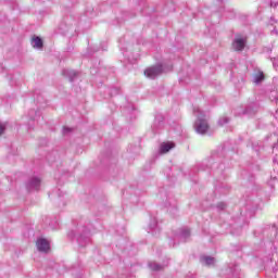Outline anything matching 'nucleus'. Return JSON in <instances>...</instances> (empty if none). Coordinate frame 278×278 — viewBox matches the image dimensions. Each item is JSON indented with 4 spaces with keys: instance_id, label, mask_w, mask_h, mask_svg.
Instances as JSON below:
<instances>
[{
    "instance_id": "16",
    "label": "nucleus",
    "mask_w": 278,
    "mask_h": 278,
    "mask_svg": "<svg viewBox=\"0 0 278 278\" xmlns=\"http://www.w3.org/2000/svg\"><path fill=\"white\" fill-rule=\"evenodd\" d=\"M271 25L274 27L273 34H276L278 36V21L271 20Z\"/></svg>"
},
{
    "instance_id": "15",
    "label": "nucleus",
    "mask_w": 278,
    "mask_h": 278,
    "mask_svg": "<svg viewBox=\"0 0 278 278\" xmlns=\"http://www.w3.org/2000/svg\"><path fill=\"white\" fill-rule=\"evenodd\" d=\"M227 123H229V117L224 116L222 118H219L218 121V125L223 126V125H227Z\"/></svg>"
},
{
    "instance_id": "19",
    "label": "nucleus",
    "mask_w": 278,
    "mask_h": 278,
    "mask_svg": "<svg viewBox=\"0 0 278 278\" xmlns=\"http://www.w3.org/2000/svg\"><path fill=\"white\" fill-rule=\"evenodd\" d=\"M273 64H274V68H278V61H277V59L273 60Z\"/></svg>"
},
{
    "instance_id": "1",
    "label": "nucleus",
    "mask_w": 278,
    "mask_h": 278,
    "mask_svg": "<svg viewBox=\"0 0 278 278\" xmlns=\"http://www.w3.org/2000/svg\"><path fill=\"white\" fill-rule=\"evenodd\" d=\"M193 114L197 117L193 125L197 134H200L201 136L207 134L210 129V123L207 122V113L203 112L199 106H194Z\"/></svg>"
},
{
    "instance_id": "21",
    "label": "nucleus",
    "mask_w": 278,
    "mask_h": 278,
    "mask_svg": "<svg viewBox=\"0 0 278 278\" xmlns=\"http://www.w3.org/2000/svg\"><path fill=\"white\" fill-rule=\"evenodd\" d=\"M277 5H278V2H271V3H270V7H271V8H277Z\"/></svg>"
},
{
    "instance_id": "12",
    "label": "nucleus",
    "mask_w": 278,
    "mask_h": 278,
    "mask_svg": "<svg viewBox=\"0 0 278 278\" xmlns=\"http://www.w3.org/2000/svg\"><path fill=\"white\" fill-rule=\"evenodd\" d=\"M180 238H182V240H188V238H190V229H182L180 232Z\"/></svg>"
},
{
    "instance_id": "2",
    "label": "nucleus",
    "mask_w": 278,
    "mask_h": 278,
    "mask_svg": "<svg viewBox=\"0 0 278 278\" xmlns=\"http://www.w3.org/2000/svg\"><path fill=\"white\" fill-rule=\"evenodd\" d=\"M162 73H164V67H162V65H156V66L148 67L144 71V75L149 79H155V77H159V75H162Z\"/></svg>"
},
{
    "instance_id": "3",
    "label": "nucleus",
    "mask_w": 278,
    "mask_h": 278,
    "mask_svg": "<svg viewBox=\"0 0 278 278\" xmlns=\"http://www.w3.org/2000/svg\"><path fill=\"white\" fill-rule=\"evenodd\" d=\"M36 247H37L38 251H40L41 253H48L49 249H51L49 241L43 238H40L37 240Z\"/></svg>"
},
{
    "instance_id": "9",
    "label": "nucleus",
    "mask_w": 278,
    "mask_h": 278,
    "mask_svg": "<svg viewBox=\"0 0 278 278\" xmlns=\"http://www.w3.org/2000/svg\"><path fill=\"white\" fill-rule=\"evenodd\" d=\"M201 263L204 264V266H214V264H216V258L212 256H202Z\"/></svg>"
},
{
    "instance_id": "6",
    "label": "nucleus",
    "mask_w": 278,
    "mask_h": 278,
    "mask_svg": "<svg viewBox=\"0 0 278 278\" xmlns=\"http://www.w3.org/2000/svg\"><path fill=\"white\" fill-rule=\"evenodd\" d=\"M30 45L34 49H42V47H43L42 39L38 36L33 37Z\"/></svg>"
},
{
    "instance_id": "10",
    "label": "nucleus",
    "mask_w": 278,
    "mask_h": 278,
    "mask_svg": "<svg viewBox=\"0 0 278 278\" xmlns=\"http://www.w3.org/2000/svg\"><path fill=\"white\" fill-rule=\"evenodd\" d=\"M63 75H66V77L70 78V81H75V77L77 76V72L65 70V71H63Z\"/></svg>"
},
{
    "instance_id": "13",
    "label": "nucleus",
    "mask_w": 278,
    "mask_h": 278,
    "mask_svg": "<svg viewBox=\"0 0 278 278\" xmlns=\"http://www.w3.org/2000/svg\"><path fill=\"white\" fill-rule=\"evenodd\" d=\"M77 240L80 247H84V242L86 243L90 242V239H88V237H85L84 235H81Z\"/></svg>"
},
{
    "instance_id": "4",
    "label": "nucleus",
    "mask_w": 278,
    "mask_h": 278,
    "mask_svg": "<svg viewBox=\"0 0 278 278\" xmlns=\"http://www.w3.org/2000/svg\"><path fill=\"white\" fill-rule=\"evenodd\" d=\"M26 187H27V190H29L30 192L34 190H40V178L38 177L30 178Z\"/></svg>"
},
{
    "instance_id": "7",
    "label": "nucleus",
    "mask_w": 278,
    "mask_h": 278,
    "mask_svg": "<svg viewBox=\"0 0 278 278\" xmlns=\"http://www.w3.org/2000/svg\"><path fill=\"white\" fill-rule=\"evenodd\" d=\"M264 79H265L264 72L257 71L253 74V81L254 84H256V86H258V84H262Z\"/></svg>"
},
{
    "instance_id": "8",
    "label": "nucleus",
    "mask_w": 278,
    "mask_h": 278,
    "mask_svg": "<svg viewBox=\"0 0 278 278\" xmlns=\"http://www.w3.org/2000/svg\"><path fill=\"white\" fill-rule=\"evenodd\" d=\"M170 149H175L174 142H164L160 146V153H168Z\"/></svg>"
},
{
    "instance_id": "20",
    "label": "nucleus",
    "mask_w": 278,
    "mask_h": 278,
    "mask_svg": "<svg viewBox=\"0 0 278 278\" xmlns=\"http://www.w3.org/2000/svg\"><path fill=\"white\" fill-rule=\"evenodd\" d=\"M68 131H71V128H68V127H63V134H64V135L68 134Z\"/></svg>"
},
{
    "instance_id": "5",
    "label": "nucleus",
    "mask_w": 278,
    "mask_h": 278,
    "mask_svg": "<svg viewBox=\"0 0 278 278\" xmlns=\"http://www.w3.org/2000/svg\"><path fill=\"white\" fill-rule=\"evenodd\" d=\"M247 45V39L242 37H237L235 41L232 42V49L235 51H242Z\"/></svg>"
},
{
    "instance_id": "17",
    "label": "nucleus",
    "mask_w": 278,
    "mask_h": 278,
    "mask_svg": "<svg viewBox=\"0 0 278 278\" xmlns=\"http://www.w3.org/2000/svg\"><path fill=\"white\" fill-rule=\"evenodd\" d=\"M3 131H5V124L0 123V136H2Z\"/></svg>"
},
{
    "instance_id": "14",
    "label": "nucleus",
    "mask_w": 278,
    "mask_h": 278,
    "mask_svg": "<svg viewBox=\"0 0 278 278\" xmlns=\"http://www.w3.org/2000/svg\"><path fill=\"white\" fill-rule=\"evenodd\" d=\"M149 268H151V270H162V265L157 263H149Z\"/></svg>"
},
{
    "instance_id": "11",
    "label": "nucleus",
    "mask_w": 278,
    "mask_h": 278,
    "mask_svg": "<svg viewBox=\"0 0 278 278\" xmlns=\"http://www.w3.org/2000/svg\"><path fill=\"white\" fill-rule=\"evenodd\" d=\"M156 228H157V219L152 218L149 224L148 233H151V231H155Z\"/></svg>"
},
{
    "instance_id": "18",
    "label": "nucleus",
    "mask_w": 278,
    "mask_h": 278,
    "mask_svg": "<svg viewBox=\"0 0 278 278\" xmlns=\"http://www.w3.org/2000/svg\"><path fill=\"white\" fill-rule=\"evenodd\" d=\"M218 210H225V207H227V204H225V202H220L218 205H217Z\"/></svg>"
}]
</instances>
